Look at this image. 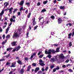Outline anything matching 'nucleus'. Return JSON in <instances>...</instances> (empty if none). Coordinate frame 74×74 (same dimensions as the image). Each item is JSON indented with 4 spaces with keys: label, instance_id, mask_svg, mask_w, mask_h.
I'll list each match as a JSON object with an SVG mask.
<instances>
[{
    "label": "nucleus",
    "instance_id": "1",
    "mask_svg": "<svg viewBox=\"0 0 74 74\" xmlns=\"http://www.w3.org/2000/svg\"><path fill=\"white\" fill-rule=\"evenodd\" d=\"M13 9V8L12 7H11L10 9H6L5 10V11H7V10H9V12L10 14H12V10Z\"/></svg>",
    "mask_w": 74,
    "mask_h": 74
},
{
    "label": "nucleus",
    "instance_id": "2",
    "mask_svg": "<svg viewBox=\"0 0 74 74\" xmlns=\"http://www.w3.org/2000/svg\"><path fill=\"white\" fill-rule=\"evenodd\" d=\"M32 20L33 26H34L35 25H36L37 23L36 21H36V18H34L32 19Z\"/></svg>",
    "mask_w": 74,
    "mask_h": 74
},
{
    "label": "nucleus",
    "instance_id": "3",
    "mask_svg": "<svg viewBox=\"0 0 74 74\" xmlns=\"http://www.w3.org/2000/svg\"><path fill=\"white\" fill-rule=\"evenodd\" d=\"M58 24H61V23H62V22H63L62 19L60 18H59L58 19Z\"/></svg>",
    "mask_w": 74,
    "mask_h": 74
},
{
    "label": "nucleus",
    "instance_id": "4",
    "mask_svg": "<svg viewBox=\"0 0 74 74\" xmlns=\"http://www.w3.org/2000/svg\"><path fill=\"white\" fill-rule=\"evenodd\" d=\"M18 37V34L17 33H14L13 36V38H15V37Z\"/></svg>",
    "mask_w": 74,
    "mask_h": 74
},
{
    "label": "nucleus",
    "instance_id": "5",
    "mask_svg": "<svg viewBox=\"0 0 74 74\" xmlns=\"http://www.w3.org/2000/svg\"><path fill=\"white\" fill-rule=\"evenodd\" d=\"M57 58L56 57H55V58H52L50 60V62H55V61L56 60Z\"/></svg>",
    "mask_w": 74,
    "mask_h": 74
},
{
    "label": "nucleus",
    "instance_id": "6",
    "mask_svg": "<svg viewBox=\"0 0 74 74\" xmlns=\"http://www.w3.org/2000/svg\"><path fill=\"white\" fill-rule=\"evenodd\" d=\"M31 66L32 65H29L28 66L27 69V71H30V69L32 68L31 67Z\"/></svg>",
    "mask_w": 74,
    "mask_h": 74
},
{
    "label": "nucleus",
    "instance_id": "7",
    "mask_svg": "<svg viewBox=\"0 0 74 74\" xmlns=\"http://www.w3.org/2000/svg\"><path fill=\"white\" fill-rule=\"evenodd\" d=\"M24 71H25L24 69H21L20 71V74H23Z\"/></svg>",
    "mask_w": 74,
    "mask_h": 74
},
{
    "label": "nucleus",
    "instance_id": "8",
    "mask_svg": "<svg viewBox=\"0 0 74 74\" xmlns=\"http://www.w3.org/2000/svg\"><path fill=\"white\" fill-rule=\"evenodd\" d=\"M38 70H40V68H39V67L36 68L34 71V73H36L37 71H38Z\"/></svg>",
    "mask_w": 74,
    "mask_h": 74
},
{
    "label": "nucleus",
    "instance_id": "9",
    "mask_svg": "<svg viewBox=\"0 0 74 74\" xmlns=\"http://www.w3.org/2000/svg\"><path fill=\"white\" fill-rule=\"evenodd\" d=\"M21 48V47H20V45H19L18 47H15V48L16 50V51H17L19 50L20 48Z\"/></svg>",
    "mask_w": 74,
    "mask_h": 74
},
{
    "label": "nucleus",
    "instance_id": "10",
    "mask_svg": "<svg viewBox=\"0 0 74 74\" xmlns=\"http://www.w3.org/2000/svg\"><path fill=\"white\" fill-rule=\"evenodd\" d=\"M17 42L16 41H14L12 42L11 45L12 46H15L16 45V43Z\"/></svg>",
    "mask_w": 74,
    "mask_h": 74
},
{
    "label": "nucleus",
    "instance_id": "11",
    "mask_svg": "<svg viewBox=\"0 0 74 74\" xmlns=\"http://www.w3.org/2000/svg\"><path fill=\"white\" fill-rule=\"evenodd\" d=\"M59 58H62V59H64V56H63V54H62L59 55Z\"/></svg>",
    "mask_w": 74,
    "mask_h": 74
},
{
    "label": "nucleus",
    "instance_id": "12",
    "mask_svg": "<svg viewBox=\"0 0 74 74\" xmlns=\"http://www.w3.org/2000/svg\"><path fill=\"white\" fill-rule=\"evenodd\" d=\"M11 64L12 65L10 66L11 67H15V65L16 64V62H15L14 64L12 63Z\"/></svg>",
    "mask_w": 74,
    "mask_h": 74
},
{
    "label": "nucleus",
    "instance_id": "13",
    "mask_svg": "<svg viewBox=\"0 0 74 74\" xmlns=\"http://www.w3.org/2000/svg\"><path fill=\"white\" fill-rule=\"evenodd\" d=\"M8 4H9V3H8V2H5V3L4 4V5H5L4 7V8H5V7H7V6L8 5Z\"/></svg>",
    "mask_w": 74,
    "mask_h": 74
},
{
    "label": "nucleus",
    "instance_id": "14",
    "mask_svg": "<svg viewBox=\"0 0 74 74\" xmlns=\"http://www.w3.org/2000/svg\"><path fill=\"white\" fill-rule=\"evenodd\" d=\"M25 5H27L28 7L30 6V2H27L25 3Z\"/></svg>",
    "mask_w": 74,
    "mask_h": 74
},
{
    "label": "nucleus",
    "instance_id": "15",
    "mask_svg": "<svg viewBox=\"0 0 74 74\" xmlns=\"http://www.w3.org/2000/svg\"><path fill=\"white\" fill-rule=\"evenodd\" d=\"M51 49H49V50L48 51V55H51Z\"/></svg>",
    "mask_w": 74,
    "mask_h": 74
},
{
    "label": "nucleus",
    "instance_id": "16",
    "mask_svg": "<svg viewBox=\"0 0 74 74\" xmlns=\"http://www.w3.org/2000/svg\"><path fill=\"white\" fill-rule=\"evenodd\" d=\"M10 21L12 23L13 22H14V23H15V19H13V18H11L10 19Z\"/></svg>",
    "mask_w": 74,
    "mask_h": 74
},
{
    "label": "nucleus",
    "instance_id": "17",
    "mask_svg": "<svg viewBox=\"0 0 74 74\" xmlns=\"http://www.w3.org/2000/svg\"><path fill=\"white\" fill-rule=\"evenodd\" d=\"M17 63L20 64V65H22V62H21V60H18V61H17Z\"/></svg>",
    "mask_w": 74,
    "mask_h": 74
},
{
    "label": "nucleus",
    "instance_id": "18",
    "mask_svg": "<svg viewBox=\"0 0 74 74\" xmlns=\"http://www.w3.org/2000/svg\"><path fill=\"white\" fill-rule=\"evenodd\" d=\"M51 52L52 53H55L56 52V51H55L54 49H52L51 50Z\"/></svg>",
    "mask_w": 74,
    "mask_h": 74
},
{
    "label": "nucleus",
    "instance_id": "19",
    "mask_svg": "<svg viewBox=\"0 0 74 74\" xmlns=\"http://www.w3.org/2000/svg\"><path fill=\"white\" fill-rule=\"evenodd\" d=\"M10 27H8L7 28V29H6V32H5V33L6 34H7L8 31H9V29H10Z\"/></svg>",
    "mask_w": 74,
    "mask_h": 74
},
{
    "label": "nucleus",
    "instance_id": "20",
    "mask_svg": "<svg viewBox=\"0 0 74 74\" xmlns=\"http://www.w3.org/2000/svg\"><path fill=\"white\" fill-rule=\"evenodd\" d=\"M23 3H24V1H21L20 3V5H23Z\"/></svg>",
    "mask_w": 74,
    "mask_h": 74
},
{
    "label": "nucleus",
    "instance_id": "21",
    "mask_svg": "<svg viewBox=\"0 0 74 74\" xmlns=\"http://www.w3.org/2000/svg\"><path fill=\"white\" fill-rule=\"evenodd\" d=\"M4 10H2L1 13L0 14V16H1L3 14H4Z\"/></svg>",
    "mask_w": 74,
    "mask_h": 74
},
{
    "label": "nucleus",
    "instance_id": "22",
    "mask_svg": "<svg viewBox=\"0 0 74 74\" xmlns=\"http://www.w3.org/2000/svg\"><path fill=\"white\" fill-rule=\"evenodd\" d=\"M21 30H22L21 29H18L19 34H21L22 33V32H21Z\"/></svg>",
    "mask_w": 74,
    "mask_h": 74
},
{
    "label": "nucleus",
    "instance_id": "23",
    "mask_svg": "<svg viewBox=\"0 0 74 74\" xmlns=\"http://www.w3.org/2000/svg\"><path fill=\"white\" fill-rule=\"evenodd\" d=\"M60 8L61 10H64V6H61L60 7Z\"/></svg>",
    "mask_w": 74,
    "mask_h": 74
},
{
    "label": "nucleus",
    "instance_id": "24",
    "mask_svg": "<svg viewBox=\"0 0 74 74\" xmlns=\"http://www.w3.org/2000/svg\"><path fill=\"white\" fill-rule=\"evenodd\" d=\"M10 56V54H8V55H6L5 56H4V57H3V58H4V57H6V58H9Z\"/></svg>",
    "mask_w": 74,
    "mask_h": 74
},
{
    "label": "nucleus",
    "instance_id": "25",
    "mask_svg": "<svg viewBox=\"0 0 74 74\" xmlns=\"http://www.w3.org/2000/svg\"><path fill=\"white\" fill-rule=\"evenodd\" d=\"M51 19H52L53 20L55 19V16H54L53 15H52L50 17Z\"/></svg>",
    "mask_w": 74,
    "mask_h": 74
},
{
    "label": "nucleus",
    "instance_id": "26",
    "mask_svg": "<svg viewBox=\"0 0 74 74\" xmlns=\"http://www.w3.org/2000/svg\"><path fill=\"white\" fill-rule=\"evenodd\" d=\"M7 40H5V41H3L2 42V45H4L5 43L7 42Z\"/></svg>",
    "mask_w": 74,
    "mask_h": 74
},
{
    "label": "nucleus",
    "instance_id": "27",
    "mask_svg": "<svg viewBox=\"0 0 74 74\" xmlns=\"http://www.w3.org/2000/svg\"><path fill=\"white\" fill-rule=\"evenodd\" d=\"M43 63H44V62L42 61V60L41 59H40L39 60L40 64H41Z\"/></svg>",
    "mask_w": 74,
    "mask_h": 74
},
{
    "label": "nucleus",
    "instance_id": "28",
    "mask_svg": "<svg viewBox=\"0 0 74 74\" xmlns=\"http://www.w3.org/2000/svg\"><path fill=\"white\" fill-rule=\"evenodd\" d=\"M47 58H49V59H51V57H52V56L51 54H49L47 56Z\"/></svg>",
    "mask_w": 74,
    "mask_h": 74
},
{
    "label": "nucleus",
    "instance_id": "29",
    "mask_svg": "<svg viewBox=\"0 0 74 74\" xmlns=\"http://www.w3.org/2000/svg\"><path fill=\"white\" fill-rule=\"evenodd\" d=\"M32 66L33 67H36V64L35 63H33L32 64Z\"/></svg>",
    "mask_w": 74,
    "mask_h": 74
},
{
    "label": "nucleus",
    "instance_id": "30",
    "mask_svg": "<svg viewBox=\"0 0 74 74\" xmlns=\"http://www.w3.org/2000/svg\"><path fill=\"white\" fill-rule=\"evenodd\" d=\"M12 48H8L7 49V51H9L10 50H12Z\"/></svg>",
    "mask_w": 74,
    "mask_h": 74
},
{
    "label": "nucleus",
    "instance_id": "31",
    "mask_svg": "<svg viewBox=\"0 0 74 74\" xmlns=\"http://www.w3.org/2000/svg\"><path fill=\"white\" fill-rule=\"evenodd\" d=\"M68 71H69V72H71V73H73V70H72L71 69H69L68 70Z\"/></svg>",
    "mask_w": 74,
    "mask_h": 74
},
{
    "label": "nucleus",
    "instance_id": "32",
    "mask_svg": "<svg viewBox=\"0 0 74 74\" xmlns=\"http://www.w3.org/2000/svg\"><path fill=\"white\" fill-rule=\"evenodd\" d=\"M10 35H8L6 37V39H7V38H10Z\"/></svg>",
    "mask_w": 74,
    "mask_h": 74
},
{
    "label": "nucleus",
    "instance_id": "33",
    "mask_svg": "<svg viewBox=\"0 0 74 74\" xmlns=\"http://www.w3.org/2000/svg\"><path fill=\"white\" fill-rule=\"evenodd\" d=\"M46 12V9H45L42 10L41 11V12Z\"/></svg>",
    "mask_w": 74,
    "mask_h": 74
},
{
    "label": "nucleus",
    "instance_id": "34",
    "mask_svg": "<svg viewBox=\"0 0 74 74\" xmlns=\"http://www.w3.org/2000/svg\"><path fill=\"white\" fill-rule=\"evenodd\" d=\"M53 67H55V66L54 65H51L50 68L51 69H52Z\"/></svg>",
    "mask_w": 74,
    "mask_h": 74
},
{
    "label": "nucleus",
    "instance_id": "35",
    "mask_svg": "<svg viewBox=\"0 0 74 74\" xmlns=\"http://www.w3.org/2000/svg\"><path fill=\"white\" fill-rule=\"evenodd\" d=\"M6 64L7 66H8V65H10L11 64V62H7Z\"/></svg>",
    "mask_w": 74,
    "mask_h": 74
},
{
    "label": "nucleus",
    "instance_id": "36",
    "mask_svg": "<svg viewBox=\"0 0 74 74\" xmlns=\"http://www.w3.org/2000/svg\"><path fill=\"white\" fill-rule=\"evenodd\" d=\"M28 29H29V30H32V27L30 25L29 26Z\"/></svg>",
    "mask_w": 74,
    "mask_h": 74
},
{
    "label": "nucleus",
    "instance_id": "37",
    "mask_svg": "<svg viewBox=\"0 0 74 74\" xmlns=\"http://www.w3.org/2000/svg\"><path fill=\"white\" fill-rule=\"evenodd\" d=\"M69 47H71L72 46V42H70L69 43Z\"/></svg>",
    "mask_w": 74,
    "mask_h": 74
},
{
    "label": "nucleus",
    "instance_id": "38",
    "mask_svg": "<svg viewBox=\"0 0 74 74\" xmlns=\"http://www.w3.org/2000/svg\"><path fill=\"white\" fill-rule=\"evenodd\" d=\"M47 3H48V1H45L44 2H43V3L44 4H46Z\"/></svg>",
    "mask_w": 74,
    "mask_h": 74
},
{
    "label": "nucleus",
    "instance_id": "39",
    "mask_svg": "<svg viewBox=\"0 0 74 74\" xmlns=\"http://www.w3.org/2000/svg\"><path fill=\"white\" fill-rule=\"evenodd\" d=\"M17 10H18V9H14V10L13 11V13L14 14V13H15V12L17 11Z\"/></svg>",
    "mask_w": 74,
    "mask_h": 74
},
{
    "label": "nucleus",
    "instance_id": "40",
    "mask_svg": "<svg viewBox=\"0 0 74 74\" xmlns=\"http://www.w3.org/2000/svg\"><path fill=\"white\" fill-rule=\"evenodd\" d=\"M30 15H31V13H29L27 16L28 18H29L30 17Z\"/></svg>",
    "mask_w": 74,
    "mask_h": 74
},
{
    "label": "nucleus",
    "instance_id": "41",
    "mask_svg": "<svg viewBox=\"0 0 74 74\" xmlns=\"http://www.w3.org/2000/svg\"><path fill=\"white\" fill-rule=\"evenodd\" d=\"M24 60L25 61H27L29 60V58L27 57H26L25 58Z\"/></svg>",
    "mask_w": 74,
    "mask_h": 74
},
{
    "label": "nucleus",
    "instance_id": "42",
    "mask_svg": "<svg viewBox=\"0 0 74 74\" xmlns=\"http://www.w3.org/2000/svg\"><path fill=\"white\" fill-rule=\"evenodd\" d=\"M19 10H20V11L21 12V11H22L23 10V7H21V8H20Z\"/></svg>",
    "mask_w": 74,
    "mask_h": 74
},
{
    "label": "nucleus",
    "instance_id": "43",
    "mask_svg": "<svg viewBox=\"0 0 74 74\" xmlns=\"http://www.w3.org/2000/svg\"><path fill=\"white\" fill-rule=\"evenodd\" d=\"M38 27V25H36V26L34 27V30H36L37 29V28Z\"/></svg>",
    "mask_w": 74,
    "mask_h": 74
},
{
    "label": "nucleus",
    "instance_id": "44",
    "mask_svg": "<svg viewBox=\"0 0 74 74\" xmlns=\"http://www.w3.org/2000/svg\"><path fill=\"white\" fill-rule=\"evenodd\" d=\"M43 56H44V54L40 55L39 56V58H42L43 57Z\"/></svg>",
    "mask_w": 74,
    "mask_h": 74
},
{
    "label": "nucleus",
    "instance_id": "45",
    "mask_svg": "<svg viewBox=\"0 0 74 74\" xmlns=\"http://www.w3.org/2000/svg\"><path fill=\"white\" fill-rule=\"evenodd\" d=\"M56 69L57 70H59L60 68H59V66H57V68H56Z\"/></svg>",
    "mask_w": 74,
    "mask_h": 74
},
{
    "label": "nucleus",
    "instance_id": "46",
    "mask_svg": "<svg viewBox=\"0 0 74 74\" xmlns=\"http://www.w3.org/2000/svg\"><path fill=\"white\" fill-rule=\"evenodd\" d=\"M40 64L42 66H45V64H44V63H43L41 64Z\"/></svg>",
    "mask_w": 74,
    "mask_h": 74
},
{
    "label": "nucleus",
    "instance_id": "47",
    "mask_svg": "<svg viewBox=\"0 0 74 74\" xmlns=\"http://www.w3.org/2000/svg\"><path fill=\"white\" fill-rule=\"evenodd\" d=\"M4 70V68H3L1 70V69H0V73H1V71H3Z\"/></svg>",
    "mask_w": 74,
    "mask_h": 74
},
{
    "label": "nucleus",
    "instance_id": "48",
    "mask_svg": "<svg viewBox=\"0 0 74 74\" xmlns=\"http://www.w3.org/2000/svg\"><path fill=\"white\" fill-rule=\"evenodd\" d=\"M56 68H55V69H54L53 70V72H55L56 71Z\"/></svg>",
    "mask_w": 74,
    "mask_h": 74
},
{
    "label": "nucleus",
    "instance_id": "49",
    "mask_svg": "<svg viewBox=\"0 0 74 74\" xmlns=\"http://www.w3.org/2000/svg\"><path fill=\"white\" fill-rule=\"evenodd\" d=\"M44 19V17H40L39 18V21H41L42 19Z\"/></svg>",
    "mask_w": 74,
    "mask_h": 74
},
{
    "label": "nucleus",
    "instance_id": "50",
    "mask_svg": "<svg viewBox=\"0 0 74 74\" xmlns=\"http://www.w3.org/2000/svg\"><path fill=\"white\" fill-rule=\"evenodd\" d=\"M59 48H57V49H56V52H59Z\"/></svg>",
    "mask_w": 74,
    "mask_h": 74
},
{
    "label": "nucleus",
    "instance_id": "51",
    "mask_svg": "<svg viewBox=\"0 0 74 74\" xmlns=\"http://www.w3.org/2000/svg\"><path fill=\"white\" fill-rule=\"evenodd\" d=\"M45 53L46 54H48V51L47 49L45 50Z\"/></svg>",
    "mask_w": 74,
    "mask_h": 74
},
{
    "label": "nucleus",
    "instance_id": "52",
    "mask_svg": "<svg viewBox=\"0 0 74 74\" xmlns=\"http://www.w3.org/2000/svg\"><path fill=\"white\" fill-rule=\"evenodd\" d=\"M53 45L55 47H58V45L55 44H53Z\"/></svg>",
    "mask_w": 74,
    "mask_h": 74
},
{
    "label": "nucleus",
    "instance_id": "53",
    "mask_svg": "<svg viewBox=\"0 0 74 74\" xmlns=\"http://www.w3.org/2000/svg\"><path fill=\"white\" fill-rule=\"evenodd\" d=\"M40 2H38L37 4V5L38 6H40Z\"/></svg>",
    "mask_w": 74,
    "mask_h": 74
},
{
    "label": "nucleus",
    "instance_id": "54",
    "mask_svg": "<svg viewBox=\"0 0 74 74\" xmlns=\"http://www.w3.org/2000/svg\"><path fill=\"white\" fill-rule=\"evenodd\" d=\"M45 22L44 21H43L41 23H40L42 25H43L44 24Z\"/></svg>",
    "mask_w": 74,
    "mask_h": 74
},
{
    "label": "nucleus",
    "instance_id": "55",
    "mask_svg": "<svg viewBox=\"0 0 74 74\" xmlns=\"http://www.w3.org/2000/svg\"><path fill=\"white\" fill-rule=\"evenodd\" d=\"M21 12H18V16H20V15H21Z\"/></svg>",
    "mask_w": 74,
    "mask_h": 74
},
{
    "label": "nucleus",
    "instance_id": "56",
    "mask_svg": "<svg viewBox=\"0 0 74 74\" xmlns=\"http://www.w3.org/2000/svg\"><path fill=\"white\" fill-rule=\"evenodd\" d=\"M62 67L63 68H66V65H62Z\"/></svg>",
    "mask_w": 74,
    "mask_h": 74
},
{
    "label": "nucleus",
    "instance_id": "57",
    "mask_svg": "<svg viewBox=\"0 0 74 74\" xmlns=\"http://www.w3.org/2000/svg\"><path fill=\"white\" fill-rule=\"evenodd\" d=\"M2 37L3 38V39H4V38H5V35H3Z\"/></svg>",
    "mask_w": 74,
    "mask_h": 74
},
{
    "label": "nucleus",
    "instance_id": "58",
    "mask_svg": "<svg viewBox=\"0 0 74 74\" xmlns=\"http://www.w3.org/2000/svg\"><path fill=\"white\" fill-rule=\"evenodd\" d=\"M12 18L13 19H16V16H13Z\"/></svg>",
    "mask_w": 74,
    "mask_h": 74
},
{
    "label": "nucleus",
    "instance_id": "59",
    "mask_svg": "<svg viewBox=\"0 0 74 74\" xmlns=\"http://www.w3.org/2000/svg\"><path fill=\"white\" fill-rule=\"evenodd\" d=\"M73 0H69V2L70 3H72V2Z\"/></svg>",
    "mask_w": 74,
    "mask_h": 74
},
{
    "label": "nucleus",
    "instance_id": "60",
    "mask_svg": "<svg viewBox=\"0 0 74 74\" xmlns=\"http://www.w3.org/2000/svg\"><path fill=\"white\" fill-rule=\"evenodd\" d=\"M36 53H33L32 54V56H36Z\"/></svg>",
    "mask_w": 74,
    "mask_h": 74
},
{
    "label": "nucleus",
    "instance_id": "61",
    "mask_svg": "<svg viewBox=\"0 0 74 74\" xmlns=\"http://www.w3.org/2000/svg\"><path fill=\"white\" fill-rule=\"evenodd\" d=\"M41 51H40L38 53V55H41Z\"/></svg>",
    "mask_w": 74,
    "mask_h": 74
},
{
    "label": "nucleus",
    "instance_id": "62",
    "mask_svg": "<svg viewBox=\"0 0 74 74\" xmlns=\"http://www.w3.org/2000/svg\"><path fill=\"white\" fill-rule=\"evenodd\" d=\"M69 60H67L65 61L66 63H68L69 62Z\"/></svg>",
    "mask_w": 74,
    "mask_h": 74
},
{
    "label": "nucleus",
    "instance_id": "63",
    "mask_svg": "<svg viewBox=\"0 0 74 74\" xmlns=\"http://www.w3.org/2000/svg\"><path fill=\"white\" fill-rule=\"evenodd\" d=\"M29 32H27V33H26V35L27 36V37H28V35H29Z\"/></svg>",
    "mask_w": 74,
    "mask_h": 74
},
{
    "label": "nucleus",
    "instance_id": "64",
    "mask_svg": "<svg viewBox=\"0 0 74 74\" xmlns=\"http://www.w3.org/2000/svg\"><path fill=\"white\" fill-rule=\"evenodd\" d=\"M74 35V31L72 33V37H73Z\"/></svg>",
    "mask_w": 74,
    "mask_h": 74
}]
</instances>
